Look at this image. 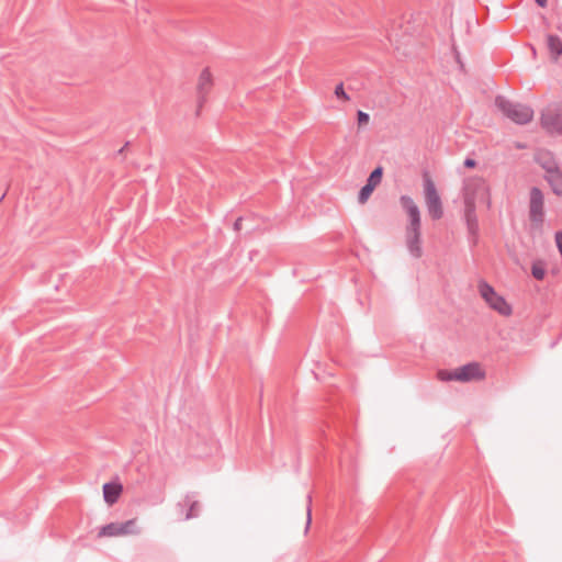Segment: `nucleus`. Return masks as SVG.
<instances>
[{"mask_svg": "<svg viewBox=\"0 0 562 562\" xmlns=\"http://www.w3.org/2000/svg\"><path fill=\"white\" fill-rule=\"evenodd\" d=\"M495 105L504 116L518 125H525L532 121L533 110L526 104L510 101L504 95L495 98Z\"/></svg>", "mask_w": 562, "mask_h": 562, "instance_id": "nucleus-1", "label": "nucleus"}, {"mask_svg": "<svg viewBox=\"0 0 562 562\" xmlns=\"http://www.w3.org/2000/svg\"><path fill=\"white\" fill-rule=\"evenodd\" d=\"M437 376L440 381H480L485 378V371L481 368L479 362H469L464 366L456 368L454 370H439Z\"/></svg>", "mask_w": 562, "mask_h": 562, "instance_id": "nucleus-2", "label": "nucleus"}, {"mask_svg": "<svg viewBox=\"0 0 562 562\" xmlns=\"http://www.w3.org/2000/svg\"><path fill=\"white\" fill-rule=\"evenodd\" d=\"M477 290L490 308L506 317L513 314L512 305L507 303L505 297L499 295L488 282L483 279L480 280L477 283Z\"/></svg>", "mask_w": 562, "mask_h": 562, "instance_id": "nucleus-3", "label": "nucleus"}, {"mask_svg": "<svg viewBox=\"0 0 562 562\" xmlns=\"http://www.w3.org/2000/svg\"><path fill=\"white\" fill-rule=\"evenodd\" d=\"M529 220L536 228H541L544 220V198L538 187L530 189Z\"/></svg>", "mask_w": 562, "mask_h": 562, "instance_id": "nucleus-4", "label": "nucleus"}, {"mask_svg": "<svg viewBox=\"0 0 562 562\" xmlns=\"http://www.w3.org/2000/svg\"><path fill=\"white\" fill-rule=\"evenodd\" d=\"M139 530L136 526V519H128L124 522H110L100 528L98 537H117L126 535H137Z\"/></svg>", "mask_w": 562, "mask_h": 562, "instance_id": "nucleus-5", "label": "nucleus"}, {"mask_svg": "<svg viewBox=\"0 0 562 562\" xmlns=\"http://www.w3.org/2000/svg\"><path fill=\"white\" fill-rule=\"evenodd\" d=\"M464 221L467 225L468 240L470 243V246L475 247L479 243L480 227L474 203H465Z\"/></svg>", "mask_w": 562, "mask_h": 562, "instance_id": "nucleus-6", "label": "nucleus"}, {"mask_svg": "<svg viewBox=\"0 0 562 562\" xmlns=\"http://www.w3.org/2000/svg\"><path fill=\"white\" fill-rule=\"evenodd\" d=\"M400 203L409 217L406 228L422 227L420 210L409 195H401Z\"/></svg>", "mask_w": 562, "mask_h": 562, "instance_id": "nucleus-7", "label": "nucleus"}, {"mask_svg": "<svg viewBox=\"0 0 562 562\" xmlns=\"http://www.w3.org/2000/svg\"><path fill=\"white\" fill-rule=\"evenodd\" d=\"M406 247L408 252L414 258H420L423 255L422 248V227L406 228Z\"/></svg>", "mask_w": 562, "mask_h": 562, "instance_id": "nucleus-8", "label": "nucleus"}, {"mask_svg": "<svg viewBox=\"0 0 562 562\" xmlns=\"http://www.w3.org/2000/svg\"><path fill=\"white\" fill-rule=\"evenodd\" d=\"M541 126L548 133L562 134V115L555 111L547 110L541 114Z\"/></svg>", "mask_w": 562, "mask_h": 562, "instance_id": "nucleus-9", "label": "nucleus"}, {"mask_svg": "<svg viewBox=\"0 0 562 562\" xmlns=\"http://www.w3.org/2000/svg\"><path fill=\"white\" fill-rule=\"evenodd\" d=\"M213 86L212 76L207 68L203 69L199 77L198 95L199 106L205 101V97Z\"/></svg>", "mask_w": 562, "mask_h": 562, "instance_id": "nucleus-10", "label": "nucleus"}, {"mask_svg": "<svg viewBox=\"0 0 562 562\" xmlns=\"http://www.w3.org/2000/svg\"><path fill=\"white\" fill-rule=\"evenodd\" d=\"M536 162L546 171V175L560 170L559 164L550 151H542L536 156Z\"/></svg>", "mask_w": 562, "mask_h": 562, "instance_id": "nucleus-11", "label": "nucleus"}, {"mask_svg": "<svg viewBox=\"0 0 562 562\" xmlns=\"http://www.w3.org/2000/svg\"><path fill=\"white\" fill-rule=\"evenodd\" d=\"M102 490L104 502L109 505H113L120 498L123 491V486L121 483L108 482L103 484Z\"/></svg>", "mask_w": 562, "mask_h": 562, "instance_id": "nucleus-12", "label": "nucleus"}, {"mask_svg": "<svg viewBox=\"0 0 562 562\" xmlns=\"http://www.w3.org/2000/svg\"><path fill=\"white\" fill-rule=\"evenodd\" d=\"M423 187L426 203L440 199L436 186L427 171L423 173Z\"/></svg>", "mask_w": 562, "mask_h": 562, "instance_id": "nucleus-13", "label": "nucleus"}, {"mask_svg": "<svg viewBox=\"0 0 562 562\" xmlns=\"http://www.w3.org/2000/svg\"><path fill=\"white\" fill-rule=\"evenodd\" d=\"M547 47L549 49L551 59L557 61L559 57L562 55V41L558 35L548 34L547 35Z\"/></svg>", "mask_w": 562, "mask_h": 562, "instance_id": "nucleus-14", "label": "nucleus"}, {"mask_svg": "<svg viewBox=\"0 0 562 562\" xmlns=\"http://www.w3.org/2000/svg\"><path fill=\"white\" fill-rule=\"evenodd\" d=\"M179 506L180 507H183V506L188 507V510H187V513L184 515V519L186 520L194 518V517H198L199 509H200V504H199L198 501L193 499V496H191L190 494L186 495V497L183 499V503H179Z\"/></svg>", "mask_w": 562, "mask_h": 562, "instance_id": "nucleus-15", "label": "nucleus"}, {"mask_svg": "<svg viewBox=\"0 0 562 562\" xmlns=\"http://www.w3.org/2000/svg\"><path fill=\"white\" fill-rule=\"evenodd\" d=\"M544 180L549 183L555 195L562 196V172L560 170L554 173L544 175Z\"/></svg>", "mask_w": 562, "mask_h": 562, "instance_id": "nucleus-16", "label": "nucleus"}, {"mask_svg": "<svg viewBox=\"0 0 562 562\" xmlns=\"http://www.w3.org/2000/svg\"><path fill=\"white\" fill-rule=\"evenodd\" d=\"M432 220H440L443 215L441 199L426 203Z\"/></svg>", "mask_w": 562, "mask_h": 562, "instance_id": "nucleus-17", "label": "nucleus"}, {"mask_svg": "<svg viewBox=\"0 0 562 562\" xmlns=\"http://www.w3.org/2000/svg\"><path fill=\"white\" fill-rule=\"evenodd\" d=\"M383 176V168L381 166H378L374 168L371 173L369 175L367 182L369 186L376 187L380 184Z\"/></svg>", "mask_w": 562, "mask_h": 562, "instance_id": "nucleus-18", "label": "nucleus"}, {"mask_svg": "<svg viewBox=\"0 0 562 562\" xmlns=\"http://www.w3.org/2000/svg\"><path fill=\"white\" fill-rule=\"evenodd\" d=\"M375 188L366 183L358 193L359 203H366Z\"/></svg>", "mask_w": 562, "mask_h": 562, "instance_id": "nucleus-19", "label": "nucleus"}, {"mask_svg": "<svg viewBox=\"0 0 562 562\" xmlns=\"http://www.w3.org/2000/svg\"><path fill=\"white\" fill-rule=\"evenodd\" d=\"M531 274L536 280H542L546 276V269L541 262H536L531 267Z\"/></svg>", "mask_w": 562, "mask_h": 562, "instance_id": "nucleus-20", "label": "nucleus"}, {"mask_svg": "<svg viewBox=\"0 0 562 562\" xmlns=\"http://www.w3.org/2000/svg\"><path fill=\"white\" fill-rule=\"evenodd\" d=\"M335 95L338 99H342L345 101L350 100L349 95L345 92L342 82H340L339 85L336 86V88H335Z\"/></svg>", "mask_w": 562, "mask_h": 562, "instance_id": "nucleus-21", "label": "nucleus"}, {"mask_svg": "<svg viewBox=\"0 0 562 562\" xmlns=\"http://www.w3.org/2000/svg\"><path fill=\"white\" fill-rule=\"evenodd\" d=\"M312 521V495H307V507H306V530L308 529Z\"/></svg>", "mask_w": 562, "mask_h": 562, "instance_id": "nucleus-22", "label": "nucleus"}, {"mask_svg": "<svg viewBox=\"0 0 562 562\" xmlns=\"http://www.w3.org/2000/svg\"><path fill=\"white\" fill-rule=\"evenodd\" d=\"M357 120H358V125L361 126V125H364L369 122L370 120V115L361 110H359L357 112Z\"/></svg>", "mask_w": 562, "mask_h": 562, "instance_id": "nucleus-23", "label": "nucleus"}, {"mask_svg": "<svg viewBox=\"0 0 562 562\" xmlns=\"http://www.w3.org/2000/svg\"><path fill=\"white\" fill-rule=\"evenodd\" d=\"M476 160L473 159V158H465L464 161H463V166L465 168H474L476 166Z\"/></svg>", "mask_w": 562, "mask_h": 562, "instance_id": "nucleus-24", "label": "nucleus"}, {"mask_svg": "<svg viewBox=\"0 0 562 562\" xmlns=\"http://www.w3.org/2000/svg\"><path fill=\"white\" fill-rule=\"evenodd\" d=\"M241 222H243V217H238L235 223H234V229L235 231H240L241 229Z\"/></svg>", "mask_w": 562, "mask_h": 562, "instance_id": "nucleus-25", "label": "nucleus"}, {"mask_svg": "<svg viewBox=\"0 0 562 562\" xmlns=\"http://www.w3.org/2000/svg\"><path fill=\"white\" fill-rule=\"evenodd\" d=\"M535 1L541 8H544L548 3V0H535Z\"/></svg>", "mask_w": 562, "mask_h": 562, "instance_id": "nucleus-26", "label": "nucleus"}, {"mask_svg": "<svg viewBox=\"0 0 562 562\" xmlns=\"http://www.w3.org/2000/svg\"><path fill=\"white\" fill-rule=\"evenodd\" d=\"M128 145V143L125 144L124 147H122L120 150H119V154L123 153L124 148Z\"/></svg>", "mask_w": 562, "mask_h": 562, "instance_id": "nucleus-27", "label": "nucleus"}]
</instances>
